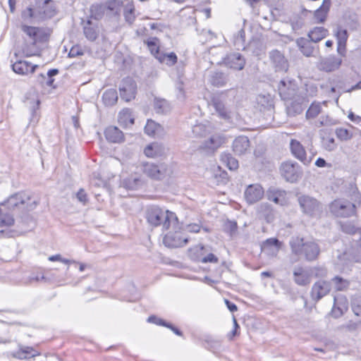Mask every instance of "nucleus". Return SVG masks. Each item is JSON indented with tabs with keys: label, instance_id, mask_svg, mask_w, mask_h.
<instances>
[{
	"label": "nucleus",
	"instance_id": "f257e3e1",
	"mask_svg": "<svg viewBox=\"0 0 361 361\" xmlns=\"http://www.w3.org/2000/svg\"><path fill=\"white\" fill-rule=\"evenodd\" d=\"M145 216L148 224L152 226H161L163 230H169L171 226L176 227L177 216L173 212L164 210L157 206L147 209Z\"/></svg>",
	"mask_w": 361,
	"mask_h": 361
},
{
	"label": "nucleus",
	"instance_id": "f03ea898",
	"mask_svg": "<svg viewBox=\"0 0 361 361\" xmlns=\"http://www.w3.org/2000/svg\"><path fill=\"white\" fill-rule=\"evenodd\" d=\"M289 245L294 255L310 262L315 260L320 252V248L315 241L307 240L298 236L292 237Z\"/></svg>",
	"mask_w": 361,
	"mask_h": 361
},
{
	"label": "nucleus",
	"instance_id": "7ed1b4c3",
	"mask_svg": "<svg viewBox=\"0 0 361 361\" xmlns=\"http://www.w3.org/2000/svg\"><path fill=\"white\" fill-rule=\"evenodd\" d=\"M210 54L212 57V63L224 66L235 71H241L245 67V59L240 53L233 52L224 56L221 49L214 48L211 50Z\"/></svg>",
	"mask_w": 361,
	"mask_h": 361
},
{
	"label": "nucleus",
	"instance_id": "20e7f679",
	"mask_svg": "<svg viewBox=\"0 0 361 361\" xmlns=\"http://www.w3.org/2000/svg\"><path fill=\"white\" fill-rule=\"evenodd\" d=\"M298 202L302 212L310 216H317L322 211L321 203L316 198L308 195L298 194Z\"/></svg>",
	"mask_w": 361,
	"mask_h": 361
},
{
	"label": "nucleus",
	"instance_id": "39448f33",
	"mask_svg": "<svg viewBox=\"0 0 361 361\" xmlns=\"http://www.w3.org/2000/svg\"><path fill=\"white\" fill-rule=\"evenodd\" d=\"M329 211L335 216L346 218L355 214V205L346 200H335L329 204Z\"/></svg>",
	"mask_w": 361,
	"mask_h": 361
},
{
	"label": "nucleus",
	"instance_id": "423d86ee",
	"mask_svg": "<svg viewBox=\"0 0 361 361\" xmlns=\"http://www.w3.org/2000/svg\"><path fill=\"white\" fill-rule=\"evenodd\" d=\"M142 171L147 177L154 180L163 179L169 172L168 166L164 163L146 162L142 165Z\"/></svg>",
	"mask_w": 361,
	"mask_h": 361
},
{
	"label": "nucleus",
	"instance_id": "0eeeda50",
	"mask_svg": "<svg viewBox=\"0 0 361 361\" xmlns=\"http://www.w3.org/2000/svg\"><path fill=\"white\" fill-rule=\"evenodd\" d=\"M179 229L178 222L177 221L176 227L172 226L169 229V231L165 235L163 239L164 245L169 247H178L186 245L188 239L183 237L178 230Z\"/></svg>",
	"mask_w": 361,
	"mask_h": 361
},
{
	"label": "nucleus",
	"instance_id": "6e6552de",
	"mask_svg": "<svg viewBox=\"0 0 361 361\" xmlns=\"http://www.w3.org/2000/svg\"><path fill=\"white\" fill-rule=\"evenodd\" d=\"M282 176L291 183L295 182L302 176V171L299 164L296 162L286 161L281 166Z\"/></svg>",
	"mask_w": 361,
	"mask_h": 361
},
{
	"label": "nucleus",
	"instance_id": "1a4fd4ad",
	"mask_svg": "<svg viewBox=\"0 0 361 361\" xmlns=\"http://www.w3.org/2000/svg\"><path fill=\"white\" fill-rule=\"evenodd\" d=\"M342 59L336 56L321 57L317 63V68L322 71L332 72L339 68Z\"/></svg>",
	"mask_w": 361,
	"mask_h": 361
},
{
	"label": "nucleus",
	"instance_id": "9d476101",
	"mask_svg": "<svg viewBox=\"0 0 361 361\" xmlns=\"http://www.w3.org/2000/svg\"><path fill=\"white\" fill-rule=\"evenodd\" d=\"M121 98L126 102H129L135 98L136 92V85L130 78H126L123 80L119 87Z\"/></svg>",
	"mask_w": 361,
	"mask_h": 361
},
{
	"label": "nucleus",
	"instance_id": "9b49d317",
	"mask_svg": "<svg viewBox=\"0 0 361 361\" xmlns=\"http://www.w3.org/2000/svg\"><path fill=\"white\" fill-rule=\"evenodd\" d=\"M331 290L330 283L325 281H319L313 285L311 290V296L315 301L319 300L327 295Z\"/></svg>",
	"mask_w": 361,
	"mask_h": 361
},
{
	"label": "nucleus",
	"instance_id": "f8f14e48",
	"mask_svg": "<svg viewBox=\"0 0 361 361\" xmlns=\"http://www.w3.org/2000/svg\"><path fill=\"white\" fill-rule=\"evenodd\" d=\"M263 195V188L257 184L249 185L245 191V198L249 204L258 202L262 198Z\"/></svg>",
	"mask_w": 361,
	"mask_h": 361
},
{
	"label": "nucleus",
	"instance_id": "ddd939ff",
	"mask_svg": "<svg viewBox=\"0 0 361 361\" xmlns=\"http://www.w3.org/2000/svg\"><path fill=\"white\" fill-rule=\"evenodd\" d=\"M269 59L276 71H286L288 70V61L279 51H271L269 53Z\"/></svg>",
	"mask_w": 361,
	"mask_h": 361
},
{
	"label": "nucleus",
	"instance_id": "4468645a",
	"mask_svg": "<svg viewBox=\"0 0 361 361\" xmlns=\"http://www.w3.org/2000/svg\"><path fill=\"white\" fill-rule=\"evenodd\" d=\"M293 280L299 286H307L311 281V272L302 267H295L293 270Z\"/></svg>",
	"mask_w": 361,
	"mask_h": 361
},
{
	"label": "nucleus",
	"instance_id": "2eb2a0df",
	"mask_svg": "<svg viewBox=\"0 0 361 361\" xmlns=\"http://www.w3.org/2000/svg\"><path fill=\"white\" fill-rule=\"evenodd\" d=\"M290 147L293 156L304 164H308L311 161V159L307 158L305 149L299 141L291 140Z\"/></svg>",
	"mask_w": 361,
	"mask_h": 361
},
{
	"label": "nucleus",
	"instance_id": "dca6fc26",
	"mask_svg": "<svg viewBox=\"0 0 361 361\" xmlns=\"http://www.w3.org/2000/svg\"><path fill=\"white\" fill-rule=\"evenodd\" d=\"M37 67V65H32L26 61H17L12 65L13 71L19 75L33 73Z\"/></svg>",
	"mask_w": 361,
	"mask_h": 361
},
{
	"label": "nucleus",
	"instance_id": "f3484780",
	"mask_svg": "<svg viewBox=\"0 0 361 361\" xmlns=\"http://www.w3.org/2000/svg\"><path fill=\"white\" fill-rule=\"evenodd\" d=\"M250 149V140L246 136H239L233 142V152L238 155L245 154Z\"/></svg>",
	"mask_w": 361,
	"mask_h": 361
},
{
	"label": "nucleus",
	"instance_id": "a211bd4d",
	"mask_svg": "<svg viewBox=\"0 0 361 361\" xmlns=\"http://www.w3.org/2000/svg\"><path fill=\"white\" fill-rule=\"evenodd\" d=\"M228 80V75L221 71L212 72L209 76V82L217 87L226 86Z\"/></svg>",
	"mask_w": 361,
	"mask_h": 361
},
{
	"label": "nucleus",
	"instance_id": "6ab92c4d",
	"mask_svg": "<svg viewBox=\"0 0 361 361\" xmlns=\"http://www.w3.org/2000/svg\"><path fill=\"white\" fill-rule=\"evenodd\" d=\"M30 197L24 192H18L11 195L7 200V205L10 209H14L20 204H27Z\"/></svg>",
	"mask_w": 361,
	"mask_h": 361
},
{
	"label": "nucleus",
	"instance_id": "aec40b11",
	"mask_svg": "<svg viewBox=\"0 0 361 361\" xmlns=\"http://www.w3.org/2000/svg\"><path fill=\"white\" fill-rule=\"evenodd\" d=\"M224 142V138L220 135H213L211 137L205 140L201 147L204 149L214 151Z\"/></svg>",
	"mask_w": 361,
	"mask_h": 361
},
{
	"label": "nucleus",
	"instance_id": "412c9836",
	"mask_svg": "<svg viewBox=\"0 0 361 361\" xmlns=\"http://www.w3.org/2000/svg\"><path fill=\"white\" fill-rule=\"evenodd\" d=\"M286 192L285 190L276 188H270L267 191L268 199L279 204H284L286 203Z\"/></svg>",
	"mask_w": 361,
	"mask_h": 361
},
{
	"label": "nucleus",
	"instance_id": "4be33fe9",
	"mask_svg": "<svg viewBox=\"0 0 361 361\" xmlns=\"http://www.w3.org/2000/svg\"><path fill=\"white\" fill-rule=\"evenodd\" d=\"M304 101V97L294 99V101H292L287 105V114L290 116H295L296 115L301 114L303 111L302 103Z\"/></svg>",
	"mask_w": 361,
	"mask_h": 361
},
{
	"label": "nucleus",
	"instance_id": "5701e85b",
	"mask_svg": "<svg viewBox=\"0 0 361 361\" xmlns=\"http://www.w3.org/2000/svg\"><path fill=\"white\" fill-rule=\"evenodd\" d=\"M106 138L111 142H120L123 140V134L117 127L110 126L105 130Z\"/></svg>",
	"mask_w": 361,
	"mask_h": 361
},
{
	"label": "nucleus",
	"instance_id": "b1692460",
	"mask_svg": "<svg viewBox=\"0 0 361 361\" xmlns=\"http://www.w3.org/2000/svg\"><path fill=\"white\" fill-rule=\"evenodd\" d=\"M156 59L162 63L169 66H173L177 62V56L174 52L160 53L159 49L156 51Z\"/></svg>",
	"mask_w": 361,
	"mask_h": 361
},
{
	"label": "nucleus",
	"instance_id": "393cba45",
	"mask_svg": "<svg viewBox=\"0 0 361 361\" xmlns=\"http://www.w3.org/2000/svg\"><path fill=\"white\" fill-rule=\"evenodd\" d=\"M164 152L163 145L154 142L145 148L144 152L148 157H155L161 155Z\"/></svg>",
	"mask_w": 361,
	"mask_h": 361
},
{
	"label": "nucleus",
	"instance_id": "a878e982",
	"mask_svg": "<svg viewBox=\"0 0 361 361\" xmlns=\"http://www.w3.org/2000/svg\"><path fill=\"white\" fill-rule=\"evenodd\" d=\"M297 44L300 48V51L305 56H313L314 47L312 46L310 41L305 38H300L297 40Z\"/></svg>",
	"mask_w": 361,
	"mask_h": 361
},
{
	"label": "nucleus",
	"instance_id": "bb28decb",
	"mask_svg": "<svg viewBox=\"0 0 361 361\" xmlns=\"http://www.w3.org/2000/svg\"><path fill=\"white\" fill-rule=\"evenodd\" d=\"M118 123L124 127H128L134 123V117L130 109H126L119 113Z\"/></svg>",
	"mask_w": 361,
	"mask_h": 361
},
{
	"label": "nucleus",
	"instance_id": "cd10ccee",
	"mask_svg": "<svg viewBox=\"0 0 361 361\" xmlns=\"http://www.w3.org/2000/svg\"><path fill=\"white\" fill-rule=\"evenodd\" d=\"M328 35V30L323 27H316L308 33V37L313 42H318Z\"/></svg>",
	"mask_w": 361,
	"mask_h": 361
},
{
	"label": "nucleus",
	"instance_id": "c85d7f7f",
	"mask_svg": "<svg viewBox=\"0 0 361 361\" xmlns=\"http://www.w3.org/2000/svg\"><path fill=\"white\" fill-rule=\"evenodd\" d=\"M213 106L221 118L224 119L230 118V112L228 111L224 103L221 100L214 99L213 101Z\"/></svg>",
	"mask_w": 361,
	"mask_h": 361
},
{
	"label": "nucleus",
	"instance_id": "c756f323",
	"mask_svg": "<svg viewBox=\"0 0 361 361\" xmlns=\"http://www.w3.org/2000/svg\"><path fill=\"white\" fill-rule=\"evenodd\" d=\"M154 109L157 114H167L171 111V106L166 99H155Z\"/></svg>",
	"mask_w": 361,
	"mask_h": 361
},
{
	"label": "nucleus",
	"instance_id": "7c9ffc66",
	"mask_svg": "<svg viewBox=\"0 0 361 361\" xmlns=\"http://www.w3.org/2000/svg\"><path fill=\"white\" fill-rule=\"evenodd\" d=\"M123 187L129 190H135L142 185V180L137 176H130L122 182Z\"/></svg>",
	"mask_w": 361,
	"mask_h": 361
},
{
	"label": "nucleus",
	"instance_id": "2f4dec72",
	"mask_svg": "<svg viewBox=\"0 0 361 361\" xmlns=\"http://www.w3.org/2000/svg\"><path fill=\"white\" fill-rule=\"evenodd\" d=\"M162 130V127L152 120H148L145 126V132L150 136H155Z\"/></svg>",
	"mask_w": 361,
	"mask_h": 361
},
{
	"label": "nucleus",
	"instance_id": "473e14b6",
	"mask_svg": "<svg viewBox=\"0 0 361 361\" xmlns=\"http://www.w3.org/2000/svg\"><path fill=\"white\" fill-rule=\"evenodd\" d=\"M330 4V0H323L322 5L315 11L314 16L319 22L322 23L324 21Z\"/></svg>",
	"mask_w": 361,
	"mask_h": 361
},
{
	"label": "nucleus",
	"instance_id": "72a5a7b5",
	"mask_svg": "<svg viewBox=\"0 0 361 361\" xmlns=\"http://www.w3.org/2000/svg\"><path fill=\"white\" fill-rule=\"evenodd\" d=\"M279 92L284 100H289L294 99L293 97V92L294 89H289L287 87V84L284 80H281L278 86Z\"/></svg>",
	"mask_w": 361,
	"mask_h": 361
},
{
	"label": "nucleus",
	"instance_id": "f704fd0d",
	"mask_svg": "<svg viewBox=\"0 0 361 361\" xmlns=\"http://www.w3.org/2000/svg\"><path fill=\"white\" fill-rule=\"evenodd\" d=\"M21 29L30 38L31 43L32 44H35L37 41V35L39 32V28L23 25L21 26Z\"/></svg>",
	"mask_w": 361,
	"mask_h": 361
},
{
	"label": "nucleus",
	"instance_id": "c9c22d12",
	"mask_svg": "<svg viewBox=\"0 0 361 361\" xmlns=\"http://www.w3.org/2000/svg\"><path fill=\"white\" fill-rule=\"evenodd\" d=\"M102 99L106 105H114L118 99L117 92L114 89L107 90L103 94Z\"/></svg>",
	"mask_w": 361,
	"mask_h": 361
},
{
	"label": "nucleus",
	"instance_id": "e433bc0d",
	"mask_svg": "<svg viewBox=\"0 0 361 361\" xmlns=\"http://www.w3.org/2000/svg\"><path fill=\"white\" fill-rule=\"evenodd\" d=\"M257 102L259 105L264 109H270L273 107V98L271 94H259L257 97Z\"/></svg>",
	"mask_w": 361,
	"mask_h": 361
},
{
	"label": "nucleus",
	"instance_id": "4c0bfd02",
	"mask_svg": "<svg viewBox=\"0 0 361 361\" xmlns=\"http://www.w3.org/2000/svg\"><path fill=\"white\" fill-rule=\"evenodd\" d=\"M135 7L132 1L128 2L124 7V17L129 24H133L135 19Z\"/></svg>",
	"mask_w": 361,
	"mask_h": 361
},
{
	"label": "nucleus",
	"instance_id": "58836bf2",
	"mask_svg": "<svg viewBox=\"0 0 361 361\" xmlns=\"http://www.w3.org/2000/svg\"><path fill=\"white\" fill-rule=\"evenodd\" d=\"M15 220L12 215L5 213L1 209L0 214V227H8L14 224Z\"/></svg>",
	"mask_w": 361,
	"mask_h": 361
},
{
	"label": "nucleus",
	"instance_id": "ea45409f",
	"mask_svg": "<svg viewBox=\"0 0 361 361\" xmlns=\"http://www.w3.org/2000/svg\"><path fill=\"white\" fill-rule=\"evenodd\" d=\"M42 9L44 16L47 18H51L56 13L55 6L51 0H45Z\"/></svg>",
	"mask_w": 361,
	"mask_h": 361
},
{
	"label": "nucleus",
	"instance_id": "a19ab883",
	"mask_svg": "<svg viewBox=\"0 0 361 361\" xmlns=\"http://www.w3.org/2000/svg\"><path fill=\"white\" fill-rule=\"evenodd\" d=\"M321 110L322 106L319 103H312L306 112L307 119L315 118L321 112Z\"/></svg>",
	"mask_w": 361,
	"mask_h": 361
},
{
	"label": "nucleus",
	"instance_id": "79ce46f5",
	"mask_svg": "<svg viewBox=\"0 0 361 361\" xmlns=\"http://www.w3.org/2000/svg\"><path fill=\"white\" fill-rule=\"evenodd\" d=\"M334 287L337 290H344L348 287L349 282L341 277L336 276L332 279Z\"/></svg>",
	"mask_w": 361,
	"mask_h": 361
},
{
	"label": "nucleus",
	"instance_id": "37998d69",
	"mask_svg": "<svg viewBox=\"0 0 361 361\" xmlns=\"http://www.w3.org/2000/svg\"><path fill=\"white\" fill-rule=\"evenodd\" d=\"M222 160L226 163L227 166L231 170H235L238 167V161L230 154L222 156Z\"/></svg>",
	"mask_w": 361,
	"mask_h": 361
},
{
	"label": "nucleus",
	"instance_id": "c03bdc74",
	"mask_svg": "<svg viewBox=\"0 0 361 361\" xmlns=\"http://www.w3.org/2000/svg\"><path fill=\"white\" fill-rule=\"evenodd\" d=\"M361 325V320L358 322L349 321L348 323L341 325L339 329L341 330H345L346 331L349 332H354L355 331L358 327Z\"/></svg>",
	"mask_w": 361,
	"mask_h": 361
},
{
	"label": "nucleus",
	"instance_id": "a18cd8bd",
	"mask_svg": "<svg viewBox=\"0 0 361 361\" xmlns=\"http://www.w3.org/2000/svg\"><path fill=\"white\" fill-rule=\"evenodd\" d=\"M84 34L85 37L90 41H94L98 36V33L94 27L85 26L84 27Z\"/></svg>",
	"mask_w": 361,
	"mask_h": 361
},
{
	"label": "nucleus",
	"instance_id": "49530a36",
	"mask_svg": "<svg viewBox=\"0 0 361 361\" xmlns=\"http://www.w3.org/2000/svg\"><path fill=\"white\" fill-rule=\"evenodd\" d=\"M245 33L243 30H240L235 37L234 44L238 49L240 47L244 48Z\"/></svg>",
	"mask_w": 361,
	"mask_h": 361
},
{
	"label": "nucleus",
	"instance_id": "de8ad7c7",
	"mask_svg": "<svg viewBox=\"0 0 361 361\" xmlns=\"http://www.w3.org/2000/svg\"><path fill=\"white\" fill-rule=\"evenodd\" d=\"M334 304L336 306L340 307V308L345 312H346L348 309V302L345 297H334Z\"/></svg>",
	"mask_w": 361,
	"mask_h": 361
},
{
	"label": "nucleus",
	"instance_id": "09e8293b",
	"mask_svg": "<svg viewBox=\"0 0 361 361\" xmlns=\"http://www.w3.org/2000/svg\"><path fill=\"white\" fill-rule=\"evenodd\" d=\"M336 36L337 38V42L346 43L348 35V32L345 29H342L341 27L337 28L336 32Z\"/></svg>",
	"mask_w": 361,
	"mask_h": 361
},
{
	"label": "nucleus",
	"instance_id": "8fccbe9b",
	"mask_svg": "<svg viewBox=\"0 0 361 361\" xmlns=\"http://www.w3.org/2000/svg\"><path fill=\"white\" fill-rule=\"evenodd\" d=\"M192 132L195 137H202L206 134L205 126L201 123L195 125Z\"/></svg>",
	"mask_w": 361,
	"mask_h": 361
},
{
	"label": "nucleus",
	"instance_id": "3c124183",
	"mask_svg": "<svg viewBox=\"0 0 361 361\" xmlns=\"http://www.w3.org/2000/svg\"><path fill=\"white\" fill-rule=\"evenodd\" d=\"M323 145L325 149L328 151H333L336 147V144L334 137H328L326 138H324L323 140Z\"/></svg>",
	"mask_w": 361,
	"mask_h": 361
},
{
	"label": "nucleus",
	"instance_id": "603ef678",
	"mask_svg": "<svg viewBox=\"0 0 361 361\" xmlns=\"http://www.w3.org/2000/svg\"><path fill=\"white\" fill-rule=\"evenodd\" d=\"M352 310L356 316L361 317V298H356L353 300Z\"/></svg>",
	"mask_w": 361,
	"mask_h": 361
},
{
	"label": "nucleus",
	"instance_id": "864d4df0",
	"mask_svg": "<svg viewBox=\"0 0 361 361\" xmlns=\"http://www.w3.org/2000/svg\"><path fill=\"white\" fill-rule=\"evenodd\" d=\"M49 260L51 262L59 261L64 264L77 263L74 260H70L63 258L61 255H51L49 257Z\"/></svg>",
	"mask_w": 361,
	"mask_h": 361
},
{
	"label": "nucleus",
	"instance_id": "5fc2aeb1",
	"mask_svg": "<svg viewBox=\"0 0 361 361\" xmlns=\"http://www.w3.org/2000/svg\"><path fill=\"white\" fill-rule=\"evenodd\" d=\"M341 229L343 232L349 234H353L355 233L357 228L355 226L350 224H341Z\"/></svg>",
	"mask_w": 361,
	"mask_h": 361
},
{
	"label": "nucleus",
	"instance_id": "6e6d98bb",
	"mask_svg": "<svg viewBox=\"0 0 361 361\" xmlns=\"http://www.w3.org/2000/svg\"><path fill=\"white\" fill-rule=\"evenodd\" d=\"M345 312L340 308V307L336 306L335 304H334V306L332 307L331 314L333 317L334 318H338L341 317Z\"/></svg>",
	"mask_w": 361,
	"mask_h": 361
},
{
	"label": "nucleus",
	"instance_id": "4d7b16f0",
	"mask_svg": "<svg viewBox=\"0 0 361 361\" xmlns=\"http://www.w3.org/2000/svg\"><path fill=\"white\" fill-rule=\"evenodd\" d=\"M336 135L341 140H348L349 138V133L348 130L344 128H338L336 130Z\"/></svg>",
	"mask_w": 361,
	"mask_h": 361
},
{
	"label": "nucleus",
	"instance_id": "13d9d810",
	"mask_svg": "<svg viewBox=\"0 0 361 361\" xmlns=\"http://www.w3.org/2000/svg\"><path fill=\"white\" fill-rule=\"evenodd\" d=\"M280 242L276 238H269L264 243V247L266 248L267 246H274L276 250H279L280 247Z\"/></svg>",
	"mask_w": 361,
	"mask_h": 361
},
{
	"label": "nucleus",
	"instance_id": "bf43d9fd",
	"mask_svg": "<svg viewBox=\"0 0 361 361\" xmlns=\"http://www.w3.org/2000/svg\"><path fill=\"white\" fill-rule=\"evenodd\" d=\"M76 197L83 204H86V202H87V195L83 189L79 190V191L76 194Z\"/></svg>",
	"mask_w": 361,
	"mask_h": 361
},
{
	"label": "nucleus",
	"instance_id": "052dcab7",
	"mask_svg": "<svg viewBox=\"0 0 361 361\" xmlns=\"http://www.w3.org/2000/svg\"><path fill=\"white\" fill-rule=\"evenodd\" d=\"M34 17L33 11L31 8H27L25 11L22 12V18L25 20H27Z\"/></svg>",
	"mask_w": 361,
	"mask_h": 361
},
{
	"label": "nucleus",
	"instance_id": "680f3d73",
	"mask_svg": "<svg viewBox=\"0 0 361 361\" xmlns=\"http://www.w3.org/2000/svg\"><path fill=\"white\" fill-rule=\"evenodd\" d=\"M201 262L202 263H217L218 262V258L213 254H209L207 256L203 257L201 259Z\"/></svg>",
	"mask_w": 361,
	"mask_h": 361
},
{
	"label": "nucleus",
	"instance_id": "e2e57ef3",
	"mask_svg": "<svg viewBox=\"0 0 361 361\" xmlns=\"http://www.w3.org/2000/svg\"><path fill=\"white\" fill-rule=\"evenodd\" d=\"M13 357L19 360H25L28 358V356L24 354L22 348H20V345H19V350L13 353Z\"/></svg>",
	"mask_w": 361,
	"mask_h": 361
},
{
	"label": "nucleus",
	"instance_id": "0e129e2a",
	"mask_svg": "<svg viewBox=\"0 0 361 361\" xmlns=\"http://www.w3.org/2000/svg\"><path fill=\"white\" fill-rule=\"evenodd\" d=\"M161 324V326H166L170 329H171L176 335L181 336L182 333L180 330H178L177 328L173 326L172 324H169L166 322H162Z\"/></svg>",
	"mask_w": 361,
	"mask_h": 361
},
{
	"label": "nucleus",
	"instance_id": "69168bd1",
	"mask_svg": "<svg viewBox=\"0 0 361 361\" xmlns=\"http://www.w3.org/2000/svg\"><path fill=\"white\" fill-rule=\"evenodd\" d=\"M148 47L151 51V53L156 57V51L159 47L157 46V44L154 41H149L147 42Z\"/></svg>",
	"mask_w": 361,
	"mask_h": 361
},
{
	"label": "nucleus",
	"instance_id": "338daca9",
	"mask_svg": "<svg viewBox=\"0 0 361 361\" xmlns=\"http://www.w3.org/2000/svg\"><path fill=\"white\" fill-rule=\"evenodd\" d=\"M147 322L149 323H154V324L161 326L160 323H161L162 322H165V321L157 317L156 316H150L148 317Z\"/></svg>",
	"mask_w": 361,
	"mask_h": 361
},
{
	"label": "nucleus",
	"instance_id": "774afa93",
	"mask_svg": "<svg viewBox=\"0 0 361 361\" xmlns=\"http://www.w3.org/2000/svg\"><path fill=\"white\" fill-rule=\"evenodd\" d=\"M337 51L339 54L341 56H344L345 53V46L346 43L337 42Z\"/></svg>",
	"mask_w": 361,
	"mask_h": 361
}]
</instances>
